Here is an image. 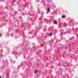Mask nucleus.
Listing matches in <instances>:
<instances>
[{
    "label": "nucleus",
    "mask_w": 78,
    "mask_h": 78,
    "mask_svg": "<svg viewBox=\"0 0 78 78\" xmlns=\"http://www.w3.org/2000/svg\"><path fill=\"white\" fill-rule=\"evenodd\" d=\"M51 35H52V33H51L49 34V36H51Z\"/></svg>",
    "instance_id": "obj_5"
},
{
    "label": "nucleus",
    "mask_w": 78,
    "mask_h": 78,
    "mask_svg": "<svg viewBox=\"0 0 78 78\" xmlns=\"http://www.w3.org/2000/svg\"><path fill=\"white\" fill-rule=\"evenodd\" d=\"M62 18H65V16H64V15H62Z\"/></svg>",
    "instance_id": "obj_4"
},
{
    "label": "nucleus",
    "mask_w": 78,
    "mask_h": 78,
    "mask_svg": "<svg viewBox=\"0 0 78 78\" xmlns=\"http://www.w3.org/2000/svg\"><path fill=\"white\" fill-rule=\"evenodd\" d=\"M37 70H35V71L34 72V73L36 74V73H37Z\"/></svg>",
    "instance_id": "obj_3"
},
{
    "label": "nucleus",
    "mask_w": 78,
    "mask_h": 78,
    "mask_svg": "<svg viewBox=\"0 0 78 78\" xmlns=\"http://www.w3.org/2000/svg\"><path fill=\"white\" fill-rule=\"evenodd\" d=\"M2 78V76H0V78Z\"/></svg>",
    "instance_id": "obj_8"
},
{
    "label": "nucleus",
    "mask_w": 78,
    "mask_h": 78,
    "mask_svg": "<svg viewBox=\"0 0 78 78\" xmlns=\"http://www.w3.org/2000/svg\"><path fill=\"white\" fill-rule=\"evenodd\" d=\"M2 35V34H0V37H1Z\"/></svg>",
    "instance_id": "obj_6"
},
{
    "label": "nucleus",
    "mask_w": 78,
    "mask_h": 78,
    "mask_svg": "<svg viewBox=\"0 0 78 78\" xmlns=\"http://www.w3.org/2000/svg\"><path fill=\"white\" fill-rule=\"evenodd\" d=\"M50 8H48V10L47 11L48 12H50Z\"/></svg>",
    "instance_id": "obj_2"
},
{
    "label": "nucleus",
    "mask_w": 78,
    "mask_h": 78,
    "mask_svg": "<svg viewBox=\"0 0 78 78\" xmlns=\"http://www.w3.org/2000/svg\"><path fill=\"white\" fill-rule=\"evenodd\" d=\"M9 75V74H7V76H8Z\"/></svg>",
    "instance_id": "obj_7"
},
{
    "label": "nucleus",
    "mask_w": 78,
    "mask_h": 78,
    "mask_svg": "<svg viewBox=\"0 0 78 78\" xmlns=\"http://www.w3.org/2000/svg\"><path fill=\"white\" fill-rule=\"evenodd\" d=\"M54 24H58V23H57V21H56V20H55L54 21Z\"/></svg>",
    "instance_id": "obj_1"
},
{
    "label": "nucleus",
    "mask_w": 78,
    "mask_h": 78,
    "mask_svg": "<svg viewBox=\"0 0 78 78\" xmlns=\"http://www.w3.org/2000/svg\"><path fill=\"white\" fill-rule=\"evenodd\" d=\"M3 51V50H1V51Z\"/></svg>",
    "instance_id": "obj_9"
}]
</instances>
